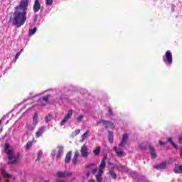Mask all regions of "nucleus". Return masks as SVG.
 Returning <instances> with one entry per match:
<instances>
[{"label":"nucleus","instance_id":"1","mask_svg":"<svg viewBox=\"0 0 182 182\" xmlns=\"http://www.w3.org/2000/svg\"><path fill=\"white\" fill-rule=\"evenodd\" d=\"M28 5L29 0H21L18 6L14 7L13 18H11L13 26L21 28L26 22V15H28Z\"/></svg>","mask_w":182,"mask_h":182},{"label":"nucleus","instance_id":"2","mask_svg":"<svg viewBox=\"0 0 182 182\" xmlns=\"http://www.w3.org/2000/svg\"><path fill=\"white\" fill-rule=\"evenodd\" d=\"M4 151L9 157V163L11 164H15L18 163L21 159V154L15 153L12 149H11V146L9 144H4Z\"/></svg>","mask_w":182,"mask_h":182},{"label":"nucleus","instance_id":"3","mask_svg":"<svg viewBox=\"0 0 182 182\" xmlns=\"http://www.w3.org/2000/svg\"><path fill=\"white\" fill-rule=\"evenodd\" d=\"M129 140V135L127 134H124L122 135V141L119 144V147H114V150L117 154V157H123L124 156V151L122 150L127 144V141Z\"/></svg>","mask_w":182,"mask_h":182},{"label":"nucleus","instance_id":"4","mask_svg":"<svg viewBox=\"0 0 182 182\" xmlns=\"http://www.w3.org/2000/svg\"><path fill=\"white\" fill-rule=\"evenodd\" d=\"M105 167H106V161L105 160V159H102L101 163L99 166L98 173L95 176L97 182L103 181V178H102V176H103V170H105Z\"/></svg>","mask_w":182,"mask_h":182},{"label":"nucleus","instance_id":"5","mask_svg":"<svg viewBox=\"0 0 182 182\" xmlns=\"http://www.w3.org/2000/svg\"><path fill=\"white\" fill-rule=\"evenodd\" d=\"M164 62L168 65H171V63H173V55L170 50L166 51L165 58H164Z\"/></svg>","mask_w":182,"mask_h":182},{"label":"nucleus","instance_id":"6","mask_svg":"<svg viewBox=\"0 0 182 182\" xmlns=\"http://www.w3.org/2000/svg\"><path fill=\"white\" fill-rule=\"evenodd\" d=\"M102 124L105 129L110 128V129H114V124H113L112 122L108 121H105L103 119H101L100 121H98L97 123V126H99V124Z\"/></svg>","mask_w":182,"mask_h":182},{"label":"nucleus","instance_id":"7","mask_svg":"<svg viewBox=\"0 0 182 182\" xmlns=\"http://www.w3.org/2000/svg\"><path fill=\"white\" fill-rule=\"evenodd\" d=\"M73 114V110L70 109L68 112V114L65 115V117L62 120L60 125L65 126V124H66V123H68V122L69 121V119H70L72 117Z\"/></svg>","mask_w":182,"mask_h":182},{"label":"nucleus","instance_id":"8","mask_svg":"<svg viewBox=\"0 0 182 182\" xmlns=\"http://www.w3.org/2000/svg\"><path fill=\"white\" fill-rule=\"evenodd\" d=\"M73 173L70 171H58L56 173L57 177L59 178H65L66 177H70Z\"/></svg>","mask_w":182,"mask_h":182},{"label":"nucleus","instance_id":"9","mask_svg":"<svg viewBox=\"0 0 182 182\" xmlns=\"http://www.w3.org/2000/svg\"><path fill=\"white\" fill-rule=\"evenodd\" d=\"M80 153H81L82 157H84V158L87 157V156H89V149H87V146L84 144L81 147Z\"/></svg>","mask_w":182,"mask_h":182},{"label":"nucleus","instance_id":"10","mask_svg":"<svg viewBox=\"0 0 182 182\" xmlns=\"http://www.w3.org/2000/svg\"><path fill=\"white\" fill-rule=\"evenodd\" d=\"M33 9L35 14H36V12H39L41 10V4L39 3V0H35Z\"/></svg>","mask_w":182,"mask_h":182},{"label":"nucleus","instance_id":"11","mask_svg":"<svg viewBox=\"0 0 182 182\" xmlns=\"http://www.w3.org/2000/svg\"><path fill=\"white\" fill-rule=\"evenodd\" d=\"M43 133H45V127H41L36 132V139H39V137L42 136V134H43Z\"/></svg>","mask_w":182,"mask_h":182},{"label":"nucleus","instance_id":"12","mask_svg":"<svg viewBox=\"0 0 182 182\" xmlns=\"http://www.w3.org/2000/svg\"><path fill=\"white\" fill-rule=\"evenodd\" d=\"M108 174L113 178V180L117 178V174H116V172L114 171V166H112V168L109 169Z\"/></svg>","mask_w":182,"mask_h":182},{"label":"nucleus","instance_id":"13","mask_svg":"<svg viewBox=\"0 0 182 182\" xmlns=\"http://www.w3.org/2000/svg\"><path fill=\"white\" fill-rule=\"evenodd\" d=\"M33 124L37 125L39 123V113L36 112L33 116Z\"/></svg>","mask_w":182,"mask_h":182},{"label":"nucleus","instance_id":"14","mask_svg":"<svg viewBox=\"0 0 182 182\" xmlns=\"http://www.w3.org/2000/svg\"><path fill=\"white\" fill-rule=\"evenodd\" d=\"M49 97H50L49 95L43 97V98L41 100V106H46V105H48V102H49Z\"/></svg>","mask_w":182,"mask_h":182},{"label":"nucleus","instance_id":"15","mask_svg":"<svg viewBox=\"0 0 182 182\" xmlns=\"http://www.w3.org/2000/svg\"><path fill=\"white\" fill-rule=\"evenodd\" d=\"M166 167V165L164 163L154 166V168H156V170H164Z\"/></svg>","mask_w":182,"mask_h":182},{"label":"nucleus","instance_id":"16","mask_svg":"<svg viewBox=\"0 0 182 182\" xmlns=\"http://www.w3.org/2000/svg\"><path fill=\"white\" fill-rule=\"evenodd\" d=\"M71 157H72V151L68 152V154L65 156V163L66 164L70 163Z\"/></svg>","mask_w":182,"mask_h":182},{"label":"nucleus","instance_id":"17","mask_svg":"<svg viewBox=\"0 0 182 182\" xmlns=\"http://www.w3.org/2000/svg\"><path fill=\"white\" fill-rule=\"evenodd\" d=\"M62 154H63V146H60L58 147V154L56 155L57 159H60Z\"/></svg>","mask_w":182,"mask_h":182},{"label":"nucleus","instance_id":"18","mask_svg":"<svg viewBox=\"0 0 182 182\" xmlns=\"http://www.w3.org/2000/svg\"><path fill=\"white\" fill-rule=\"evenodd\" d=\"M149 150L151 159H156V149H154V147L149 146Z\"/></svg>","mask_w":182,"mask_h":182},{"label":"nucleus","instance_id":"19","mask_svg":"<svg viewBox=\"0 0 182 182\" xmlns=\"http://www.w3.org/2000/svg\"><path fill=\"white\" fill-rule=\"evenodd\" d=\"M173 171L176 173V174H180L182 173V165L180 166H176L175 167V168L173 169Z\"/></svg>","mask_w":182,"mask_h":182},{"label":"nucleus","instance_id":"20","mask_svg":"<svg viewBox=\"0 0 182 182\" xmlns=\"http://www.w3.org/2000/svg\"><path fill=\"white\" fill-rule=\"evenodd\" d=\"M90 130H87L82 135V139L80 141V143H83L85 141V140H86V138L87 137L89 133H90Z\"/></svg>","mask_w":182,"mask_h":182},{"label":"nucleus","instance_id":"21","mask_svg":"<svg viewBox=\"0 0 182 182\" xmlns=\"http://www.w3.org/2000/svg\"><path fill=\"white\" fill-rule=\"evenodd\" d=\"M79 151H76L73 159V163L75 165L77 163V157H79Z\"/></svg>","mask_w":182,"mask_h":182},{"label":"nucleus","instance_id":"22","mask_svg":"<svg viewBox=\"0 0 182 182\" xmlns=\"http://www.w3.org/2000/svg\"><path fill=\"white\" fill-rule=\"evenodd\" d=\"M26 126H27V129L28 130H31V132H33V130H35V128L36 127V125L33 124V123H32V124H26Z\"/></svg>","mask_w":182,"mask_h":182},{"label":"nucleus","instance_id":"23","mask_svg":"<svg viewBox=\"0 0 182 182\" xmlns=\"http://www.w3.org/2000/svg\"><path fill=\"white\" fill-rule=\"evenodd\" d=\"M1 174L3 176V177H4L5 178H11L12 176H11L9 173H6V171H5L4 170L1 171Z\"/></svg>","mask_w":182,"mask_h":182},{"label":"nucleus","instance_id":"24","mask_svg":"<svg viewBox=\"0 0 182 182\" xmlns=\"http://www.w3.org/2000/svg\"><path fill=\"white\" fill-rule=\"evenodd\" d=\"M101 149H102L100 148V146H98L95 149H94L93 153H94L95 156H99V154H100Z\"/></svg>","mask_w":182,"mask_h":182},{"label":"nucleus","instance_id":"25","mask_svg":"<svg viewBox=\"0 0 182 182\" xmlns=\"http://www.w3.org/2000/svg\"><path fill=\"white\" fill-rule=\"evenodd\" d=\"M36 31H38V28L34 27L33 29L29 30V35L32 36V35H35L36 33Z\"/></svg>","mask_w":182,"mask_h":182},{"label":"nucleus","instance_id":"26","mask_svg":"<svg viewBox=\"0 0 182 182\" xmlns=\"http://www.w3.org/2000/svg\"><path fill=\"white\" fill-rule=\"evenodd\" d=\"M52 119H53L52 114H50L46 116V117H45L46 122L49 123V122H52Z\"/></svg>","mask_w":182,"mask_h":182},{"label":"nucleus","instance_id":"27","mask_svg":"<svg viewBox=\"0 0 182 182\" xmlns=\"http://www.w3.org/2000/svg\"><path fill=\"white\" fill-rule=\"evenodd\" d=\"M32 144H33V141H28L26 145V150H29V149L32 147Z\"/></svg>","mask_w":182,"mask_h":182},{"label":"nucleus","instance_id":"28","mask_svg":"<svg viewBox=\"0 0 182 182\" xmlns=\"http://www.w3.org/2000/svg\"><path fill=\"white\" fill-rule=\"evenodd\" d=\"M43 154V153L42 152V151H39L38 152L36 161H39V160H41V158L42 157Z\"/></svg>","mask_w":182,"mask_h":182},{"label":"nucleus","instance_id":"29","mask_svg":"<svg viewBox=\"0 0 182 182\" xmlns=\"http://www.w3.org/2000/svg\"><path fill=\"white\" fill-rule=\"evenodd\" d=\"M168 141L171 142V144L173 146V147H174L175 149H177V144H176L173 141V139H171V138H168Z\"/></svg>","mask_w":182,"mask_h":182},{"label":"nucleus","instance_id":"30","mask_svg":"<svg viewBox=\"0 0 182 182\" xmlns=\"http://www.w3.org/2000/svg\"><path fill=\"white\" fill-rule=\"evenodd\" d=\"M85 117L81 114V115H79L78 117L76 119V121L78 122V123H80V122H82V120H83V118Z\"/></svg>","mask_w":182,"mask_h":182},{"label":"nucleus","instance_id":"31","mask_svg":"<svg viewBox=\"0 0 182 182\" xmlns=\"http://www.w3.org/2000/svg\"><path fill=\"white\" fill-rule=\"evenodd\" d=\"M108 140H109V142L111 144H113V134H109V136H108Z\"/></svg>","mask_w":182,"mask_h":182},{"label":"nucleus","instance_id":"32","mask_svg":"<svg viewBox=\"0 0 182 182\" xmlns=\"http://www.w3.org/2000/svg\"><path fill=\"white\" fill-rule=\"evenodd\" d=\"M80 133V129H77L74 132L72 133V136H77Z\"/></svg>","mask_w":182,"mask_h":182},{"label":"nucleus","instance_id":"33","mask_svg":"<svg viewBox=\"0 0 182 182\" xmlns=\"http://www.w3.org/2000/svg\"><path fill=\"white\" fill-rule=\"evenodd\" d=\"M53 4V0H46V4L50 6Z\"/></svg>","mask_w":182,"mask_h":182},{"label":"nucleus","instance_id":"34","mask_svg":"<svg viewBox=\"0 0 182 182\" xmlns=\"http://www.w3.org/2000/svg\"><path fill=\"white\" fill-rule=\"evenodd\" d=\"M22 50H21L20 52H18V53H17L16 54V56H15L16 60V59H18V58H19V56H21V53L22 52Z\"/></svg>","mask_w":182,"mask_h":182},{"label":"nucleus","instance_id":"35","mask_svg":"<svg viewBox=\"0 0 182 182\" xmlns=\"http://www.w3.org/2000/svg\"><path fill=\"white\" fill-rule=\"evenodd\" d=\"M119 170L120 171H127V168H124L123 166H121Z\"/></svg>","mask_w":182,"mask_h":182},{"label":"nucleus","instance_id":"36","mask_svg":"<svg viewBox=\"0 0 182 182\" xmlns=\"http://www.w3.org/2000/svg\"><path fill=\"white\" fill-rule=\"evenodd\" d=\"M95 164H90L85 166V168H90V167H93Z\"/></svg>","mask_w":182,"mask_h":182},{"label":"nucleus","instance_id":"37","mask_svg":"<svg viewBox=\"0 0 182 182\" xmlns=\"http://www.w3.org/2000/svg\"><path fill=\"white\" fill-rule=\"evenodd\" d=\"M97 172V168H95L91 171V174H96V173Z\"/></svg>","mask_w":182,"mask_h":182},{"label":"nucleus","instance_id":"38","mask_svg":"<svg viewBox=\"0 0 182 182\" xmlns=\"http://www.w3.org/2000/svg\"><path fill=\"white\" fill-rule=\"evenodd\" d=\"M51 156L52 157H55V156H56V151L53 150L51 153Z\"/></svg>","mask_w":182,"mask_h":182},{"label":"nucleus","instance_id":"39","mask_svg":"<svg viewBox=\"0 0 182 182\" xmlns=\"http://www.w3.org/2000/svg\"><path fill=\"white\" fill-rule=\"evenodd\" d=\"M108 112L110 116H112V114H113V112H112V109H110V108L108 109Z\"/></svg>","mask_w":182,"mask_h":182},{"label":"nucleus","instance_id":"40","mask_svg":"<svg viewBox=\"0 0 182 182\" xmlns=\"http://www.w3.org/2000/svg\"><path fill=\"white\" fill-rule=\"evenodd\" d=\"M159 144H160V146H164V144H166V142H163L161 141H159Z\"/></svg>","mask_w":182,"mask_h":182},{"label":"nucleus","instance_id":"41","mask_svg":"<svg viewBox=\"0 0 182 182\" xmlns=\"http://www.w3.org/2000/svg\"><path fill=\"white\" fill-rule=\"evenodd\" d=\"M90 174H92V172H90V171L87 172V177H89L90 176Z\"/></svg>","mask_w":182,"mask_h":182},{"label":"nucleus","instance_id":"42","mask_svg":"<svg viewBox=\"0 0 182 182\" xmlns=\"http://www.w3.org/2000/svg\"><path fill=\"white\" fill-rule=\"evenodd\" d=\"M179 154H180V156L182 158V148H181V150H180Z\"/></svg>","mask_w":182,"mask_h":182},{"label":"nucleus","instance_id":"43","mask_svg":"<svg viewBox=\"0 0 182 182\" xmlns=\"http://www.w3.org/2000/svg\"><path fill=\"white\" fill-rule=\"evenodd\" d=\"M179 141H182V134L179 136Z\"/></svg>","mask_w":182,"mask_h":182},{"label":"nucleus","instance_id":"44","mask_svg":"<svg viewBox=\"0 0 182 182\" xmlns=\"http://www.w3.org/2000/svg\"><path fill=\"white\" fill-rule=\"evenodd\" d=\"M89 182H96V181L95 179H91L89 181Z\"/></svg>","mask_w":182,"mask_h":182},{"label":"nucleus","instance_id":"45","mask_svg":"<svg viewBox=\"0 0 182 182\" xmlns=\"http://www.w3.org/2000/svg\"><path fill=\"white\" fill-rule=\"evenodd\" d=\"M171 11H173V12H174V8H171Z\"/></svg>","mask_w":182,"mask_h":182},{"label":"nucleus","instance_id":"46","mask_svg":"<svg viewBox=\"0 0 182 182\" xmlns=\"http://www.w3.org/2000/svg\"><path fill=\"white\" fill-rule=\"evenodd\" d=\"M139 147H140V149H143V148L141 147V145H139Z\"/></svg>","mask_w":182,"mask_h":182},{"label":"nucleus","instance_id":"47","mask_svg":"<svg viewBox=\"0 0 182 182\" xmlns=\"http://www.w3.org/2000/svg\"><path fill=\"white\" fill-rule=\"evenodd\" d=\"M44 182H49V181H44Z\"/></svg>","mask_w":182,"mask_h":182},{"label":"nucleus","instance_id":"48","mask_svg":"<svg viewBox=\"0 0 182 182\" xmlns=\"http://www.w3.org/2000/svg\"><path fill=\"white\" fill-rule=\"evenodd\" d=\"M1 122L0 121V125H1Z\"/></svg>","mask_w":182,"mask_h":182}]
</instances>
